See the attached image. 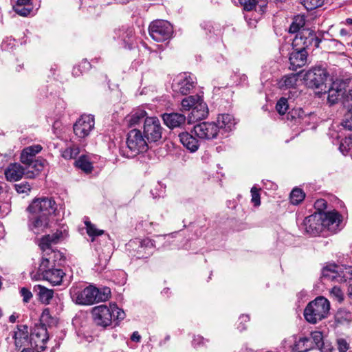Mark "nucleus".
<instances>
[{"mask_svg": "<svg viewBox=\"0 0 352 352\" xmlns=\"http://www.w3.org/2000/svg\"><path fill=\"white\" fill-rule=\"evenodd\" d=\"M70 294L73 301L76 304L90 305L107 300L111 296V290L107 287L98 289L89 285L82 289L72 288Z\"/></svg>", "mask_w": 352, "mask_h": 352, "instance_id": "obj_1", "label": "nucleus"}, {"mask_svg": "<svg viewBox=\"0 0 352 352\" xmlns=\"http://www.w3.org/2000/svg\"><path fill=\"white\" fill-rule=\"evenodd\" d=\"M47 255L48 257L42 258L38 272L32 278L36 280L42 278L54 285H60L65 274L62 270L54 267L55 258L60 256V253L52 252Z\"/></svg>", "mask_w": 352, "mask_h": 352, "instance_id": "obj_2", "label": "nucleus"}, {"mask_svg": "<svg viewBox=\"0 0 352 352\" xmlns=\"http://www.w3.org/2000/svg\"><path fill=\"white\" fill-rule=\"evenodd\" d=\"M182 109L190 111L189 122H194L206 118L208 114V109L203 98L199 95H193L184 98L182 102Z\"/></svg>", "mask_w": 352, "mask_h": 352, "instance_id": "obj_3", "label": "nucleus"}, {"mask_svg": "<svg viewBox=\"0 0 352 352\" xmlns=\"http://www.w3.org/2000/svg\"><path fill=\"white\" fill-rule=\"evenodd\" d=\"M329 310V301L323 296H318L307 305L304 310V316L309 323L316 324L327 318Z\"/></svg>", "mask_w": 352, "mask_h": 352, "instance_id": "obj_4", "label": "nucleus"}, {"mask_svg": "<svg viewBox=\"0 0 352 352\" xmlns=\"http://www.w3.org/2000/svg\"><path fill=\"white\" fill-rule=\"evenodd\" d=\"M303 38L297 34L293 41L292 46L294 50L289 54V69L296 71L297 69L305 66L307 63L308 53L306 47L308 46Z\"/></svg>", "mask_w": 352, "mask_h": 352, "instance_id": "obj_5", "label": "nucleus"}, {"mask_svg": "<svg viewBox=\"0 0 352 352\" xmlns=\"http://www.w3.org/2000/svg\"><path fill=\"white\" fill-rule=\"evenodd\" d=\"M126 145L129 148L128 157H133L148 149V142L140 130L132 129L127 135Z\"/></svg>", "mask_w": 352, "mask_h": 352, "instance_id": "obj_6", "label": "nucleus"}, {"mask_svg": "<svg viewBox=\"0 0 352 352\" xmlns=\"http://www.w3.org/2000/svg\"><path fill=\"white\" fill-rule=\"evenodd\" d=\"M151 37L157 42L169 40L173 34V28L167 21L155 20L148 27Z\"/></svg>", "mask_w": 352, "mask_h": 352, "instance_id": "obj_7", "label": "nucleus"}, {"mask_svg": "<svg viewBox=\"0 0 352 352\" xmlns=\"http://www.w3.org/2000/svg\"><path fill=\"white\" fill-rule=\"evenodd\" d=\"M128 249L133 251V256L137 258H146L153 252L155 248V241L151 239H135L127 243Z\"/></svg>", "mask_w": 352, "mask_h": 352, "instance_id": "obj_8", "label": "nucleus"}, {"mask_svg": "<svg viewBox=\"0 0 352 352\" xmlns=\"http://www.w3.org/2000/svg\"><path fill=\"white\" fill-rule=\"evenodd\" d=\"M164 129L157 117H147L143 124V134L148 143L157 142L162 138Z\"/></svg>", "mask_w": 352, "mask_h": 352, "instance_id": "obj_9", "label": "nucleus"}, {"mask_svg": "<svg viewBox=\"0 0 352 352\" xmlns=\"http://www.w3.org/2000/svg\"><path fill=\"white\" fill-rule=\"evenodd\" d=\"M56 209V203L51 197L35 199L28 208L32 214H41L47 217L54 213Z\"/></svg>", "mask_w": 352, "mask_h": 352, "instance_id": "obj_10", "label": "nucleus"}, {"mask_svg": "<svg viewBox=\"0 0 352 352\" xmlns=\"http://www.w3.org/2000/svg\"><path fill=\"white\" fill-rule=\"evenodd\" d=\"M196 78L190 74L182 73L177 75L173 81L172 89L176 94L187 95L195 87Z\"/></svg>", "mask_w": 352, "mask_h": 352, "instance_id": "obj_11", "label": "nucleus"}, {"mask_svg": "<svg viewBox=\"0 0 352 352\" xmlns=\"http://www.w3.org/2000/svg\"><path fill=\"white\" fill-rule=\"evenodd\" d=\"M328 76L327 70L320 66L313 67L304 76V80L307 87L312 89L320 88Z\"/></svg>", "mask_w": 352, "mask_h": 352, "instance_id": "obj_12", "label": "nucleus"}, {"mask_svg": "<svg viewBox=\"0 0 352 352\" xmlns=\"http://www.w3.org/2000/svg\"><path fill=\"white\" fill-rule=\"evenodd\" d=\"M94 116L84 114L74 124V132L78 138L83 139L89 135L94 129Z\"/></svg>", "mask_w": 352, "mask_h": 352, "instance_id": "obj_13", "label": "nucleus"}, {"mask_svg": "<svg viewBox=\"0 0 352 352\" xmlns=\"http://www.w3.org/2000/svg\"><path fill=\"white\" fill-rule=\"evenodd\" d=\"M193 132L198 138L205 140L216 138L220 133L218 126L214 122H203L197 124L194 126Z\"/></svg>", "mask_w": 352, "mask_h": 352, "instance_id": "obj_14", "label": "nucleus"}, {"mask_svg": "<svg viewBox=\"0 0 352 352\" xmlns=\"http://www.w3.org/2000/svg\"><path fill=\"white\" fill-rule=\"evenodd\" d=\"M115 34L121 41L122 47L131 50L135 45V34L132 26L122 25L115 30Z\"/></svg>", "mask_w": 352, "mask_h": 352, "instance_id": "obj_15", "label": "nucleus"}, {"mask_svg": "<svg viewBox=\"0 0 352 352\" xmlns=\"http://www.w3.org/2000/svg\"><path fill=\"white\" fill-rule=\"evenodd\" d=\"M92 315L95 323L103 327H106L111 324L112 313L110 307L102 305L96 306L92 309Z\"/></svg>", "mask_w": 352, "mask_h": 352, "instance_id": "obj_16", "label": "nucleus"}, {"mask_svg": "<svg viewBox=\"0 0 352 352\" xmlns=\"http://www.w3.org/2000/svg\"><path fill=\"white\" fill-rule=\"evenodd\" d=\"M322 221L320 213L315 212L305 219L302 228L307 234L316 236L324 230Z\"/></svg>", "mask_w": 352, "mask_h": 352, "instance_id": "obj_17", "label": "nucleus"}, {"mask_svg": "<svg viewBox=\"0 0 352 352\" xmlns=\"http://www.w3.org/2000/svg\"><path fill=\"white\" fill-rule=\"evenodd\" d=\"M320 216L322 217L323 229L334 231L339 226L342 219L341 215L336 210L329 212H320Z\"/></svg>", "mask_w": 352, "mask_h": 352, "instance_id": "obj_18", "label": "nucleus"}, {"mask_svg": "<svg viewBox=\"0 0 352 352\" xmlns=\"http://www.w3.org/2000/svg\"><path fill=\"white\" fill-rule=\"evenodd\" d=\"M162 117L164 123L171 129L182 127L186 120V116L180 113H166Z\"/></svg>", "mask_w": 352, "mask_h": 352, "instance_id": "obj_19", "label": "nucleus"}, {"mask_svg": "<svg viewBox=\"0 0 352 352\" xmlns=\"http://www.w3.org/2000/svg\"><path fill=\"white\" fill-rule=\"evenodd\" d=\"M345 91V83L343 81L336 80L332 83L328 90V102L333 104L339 100L340 97L344 95Z\"/></svg>", "mask_w": 352, "mask_h": 352, "instance_id": "obj_20", "label": "nucleus"}, {"mask_svg": "<svg viewBox=\"0 0 352 352\" xmlns=\"http://www.w3.org/2000/svg\"><path fill=\"white\" fill-rule=\"evenodd\" d=\"M30 217L29 227L35 234H38L48 226V217L41 214H32Z\"/></svg>", "mask_w": 352, "mask_h": 352, "instance_id": "obj_21", "label": "nucleus"}, {"mask_svg": "<svg viewBox=\"0 0 352 352\" xmlns=\"http://www.w3.org/2000/svg\"><path fill=\"white\" fill-rule=\"evenodd\" d=\"M181 143L190 152H195L199 147V140L192 134L183 132L179 135Z\"/></svg>", "mask_w": 352, "mask_h": 352, "instance_id": "obj_22", "label": "nucleus"}, {"mask_svg": "<svg viewBox=\"0 0 352 352\" xmlns=\"http://www.w3.org/2000/svg\"><path fill=\"white\" fill-rule=\"evenodd\" d=\"M24 174V168L17 163L10 164L5 170L6 177L10 182L19 180Z\"/></svg>", "mask_w": 352, "mask_h": 352, "instance_id": "obj_23", "label": "nucleus"}, {"mask_svg": "<svg viewBox=\"0 0 352 352\" xmlns=\"http://www.w3.org/2000/svg\"><path fill=\"white\" fill-rule=\"evenodd\" d=\"M12 338L14 339V344L17 348H21L28 342V327L25 325H18L16 331L13 332Z\"/></svg>", "mask_w": 352, "mask_h": 352, "instance_id": "obj_24", "label": "nucleus"}, {"mask_svg": "<svg viewBox=\"0 0 352 352\" xmlns=\"http://www.w3.org/2000/svg\"><path fill=\"white\" fill-rule=\"evenodd\" d=\"M216 124L218 126L219 132H228L232 129L236 122L232 115L225 113L218 116Z\"/></svg>", "mask_w": 352, "mask_h": 352, "instance_id": "obj_25", "label": "nucleus"}, {"mask_svg": "<svg viewBox=\"0 0 352 352\" xmlns=\"http://www.w3.org/2000/svg\"><path fill=\"white\" fill-rule=\"evenodd\" d=\"M42 148L40 144H34L25 148L21 154V162L25 164L35 160L36 155L40 153Z\"/></svg>", "mask_w": 352, "mask_h": 352, "instance_id": "obj_26", "label": "nucleus"}, {"mask_svg": "<svg viewBox=\"0 0 352 352\" xmlns=\"http://www.w3.org/2000/svg\"><path fill=\"white\" fill-rule=\"evenodd\" d=\"M146 112L143 109H137L126 117L125 120L130 127L135 126L147 118Z\"/></svg>", "mask_w": 352, "mask_h": 352, "instance_id": "obj_27", "label": "nucleus"}, {"mask_svg": "<svg viewBox=\"0 0 352 352\" xmlns=\"http://www.w3.org/2000/svg\"><path fill=\"white\" fill-rule=\"evenodd\" d=\"M45 160L43 159H35L25 164L28 170L27 175L29 177H34L38 175L44 168Z\"/></svg>", "mask_w": 352, "mask_h": 352, "instance_id": "obj_28", "label": "nucleus"}, {"mask_svg": "<svg viewBox=\"0 0 352 352\" xmlns=\"http://www.w3.org/2000/svg\"><path fill=\"white\" fill-rule=\"evenodd\" d=\"M299 74H290L284 76L278 81V87L281 89H287L293 88L296 85Z\"/></svg>", "mask_w": 352, "mask_h": 352, "instance_id": "obj_29", "label": "nucleus"}, {"mask_svg": "<svg viewBox=\"0 0 352 352\" xmlns=\"http://www.w3.org/2000/svg\"><path fill=\"white\" fill-rule=\"evenodd\" d=\"M313 349V342L311 338L307 337H301L298 341H296L294 351L296 352H307Z\"/></svg>", "mask_w": 352, "mask_h": 352, "instance_id": "obj_30", "label": "nucleus"}, {"mask_svg": "<svg viewBox=\"0 0 352 352\" xmlns=\"http://www.w3.org/2000/svg\"><path fill=\"white\" fill-rule=\"evenodd\" d=\"M338 266L336 265H330L323 267L322 270V276L329 280H333L338 276L336 270Z\"/></svg>", "mask_w": 352, "mask_h": 352, "instance_id": "obj_31", "label": "nucleus"}, {"mask_svg": "<svg viewBox=\"0 0 352 352\" xmlns=\"http://www.w3.org/2000/svg\"><path fill=\"white\" fill-rule=\"evenodd\" d=\"M305 197V193L299 188H294L290 193V201L293 205L301 203Z\"/></svg>", "mask_w": 352, "mask_h": 352, "instance_id": "obj_32", "label": "nucleus"}, {"mask_svg": "<svg viewBox=\"0 0 352 352\" xmlns=\"http://www.w3.org/2000/svg\"><path fill=\"white\" fill-rule=\"evenodd\" d=\"M58 237L54 235H46L41 238L39 246L43 251H50V245L52 243H56L58 241ZM52 251L51 250V252Z\"/></svg>", "mask_w": 352, "mask_h": 352, "instance_id": "obj_33", "label": "nucleus"}, {"mask_svg": "<svg viewBox=\"0 0 352 352\" xmlns=\"http://www.w3.org/2000/svg\"><path fill=\"white\" fill-rule=\"evenodd\" d=\"M54 292L52 289H47L45 287H39L38 297L39 300L44 304H49L53 298Z\"/></svg>", "mask_w": 352, "mask_h": 352, "instance_id": "obj_34", "label": "nucleus"}, {"mask_svg": "<svg viewBox=\"0 0 352 352\" xmlns=\"http://www.w3.org/2000/svg\"><path fill=\"white\" fill-rule=\"evenodd\" d=\"M342 109L341 111L352 110V90L348 92L344 91V94L342 98Z\"/></svg>", "mask_w": 352, "mask_h": 352, "instance_id": "obj_35", "label": "nucleus"}, {"mask_svg": "<svg viewBox=\"0 0 352 352\" xmlns=\"http://www.w3.org/2000/svg\"><path fill=\"white\" fill-rule=\"evenodd\" d=\"M111 313H112V320H122L125 316L126 314L123 309H120L116 303H111L109 306Z\"/></svg>", "mask_w": 352, "mask_h": 352, "instance_id": "obj_36", "label": "nucleus"}, {"mask_svg": "<svg viewBox=\"0 0 352 352\" xmlns=\"http://www.w3.org/2000/svg\"><path fill=\"white\" fill-rule=\"evenodd\" d=\"M343 113V118L342 120V126L349 131L352 130V110L341 111Z\"/></svg>", "mask_w": 352, "mask_h": 352, "instance_id": "obj_37", "label": "nucleus"}, {"mask_svg": "<svg viewBox=\"0 0 352 352\" xmlns=\"http://www.w3.org/2000/svg\"><path fill=\"white\" fill-rule=\"evenodd\" d=\"M80 153V149L77 146H72L65 148L62 153V157L66 160L76 158Z\"/></svg>", "mask_w": 352, "mask_h": 352, "instance_id": "obj_38", "label": "nucleus"}, {"mask_svg": "<svg viewBox=\"0 0 352 352\" xmlns=\"http://www.w3.org/2000/svg\"><path fill=\"white\" fill-rule=\"evenodd\" d=\"M351 147L352 138L351 136L345 137L341 140L340 142L339 150L343 155H346Z\"/></svg>", "mask_w": 352, "mask_h": 352, "instance_id": "obj_39", "label": "nucleus"}, {"mask_svg": "<svg viewBox=\"0 0 352 352\" xmlns=\"http://www.w3.org/2000/svg\"><path fill=\"white\" fill-rule=\"evenodd\" d=\"M76 164L79 168L85 173H90L93 169L91 163L85 157H80L77 161H76Z\"/></svg>", "mask_w": 352, "mask_h": 352, "instance_id": "obj_40", "label": "nucleus"}, {"mask_svg": "<svg viewBox=\"0 0 352 352\" xmlns=\"http://www.w3.org/2000/svg\"><path fill=\"white\" fill-rule=\"evenodd\" d=\"M300 3L307 10H312L322 6L324 0H300Z\"/></svg>", "mask_w": 352, "mask_h": 352, "instance_id": "obj_41", "label": "nucleus"}, {"mask_svg": "<svg viewBox=\"0 0 352 352\" xmlns=\"http://www.w3.org/2000/svg\"><path fill=\"white\" fill-rule=\"evenodd\" d=\"M85 224L86 226L87 233L90 236H100L104 232L103 230L97 229L94 224L87 220L85 221Z\"/></svg>", "mask_w": 352, "mask_h": 352, "instance_id": "obj_42", "label": "nucleus"}, {"mask_svg": "<svg viewBox=\"0 0 352 352\" xmlns=\"http://www.w3.org/2000/svg\"><path fill=\"white\" fill-rule=\"evenodd\" d=\"M288 108L289 105L287 98L283 97L278 100L276 105V109L278 113L284 115L288 110Z\"/></svg>", "mask_w": 352, "mask_h": 352, "instance_id": "obj_43", "label": "nucleus"}, {"mask_svg": "<svg viewBox=\"0 0 352 352\" xmlns=\"http://www.w3.org/2000/svg\"><path fill=\"white\" fill-rule=\"evenodd\" d=\"M26 6L27 5L16 3L14 6L13 9L14 12L18 14L23 16H26L30 13L32 10L31 8H27Z\"/></svg>", "mask_w": 352, "mask_h": 352, "instance_id": "obj_44", "label": "nucleus"}, {"mask_svg": "<svg viewBox=\"0 0 352 352\" xmlns=\"http://www.w3.org/2000/svg\"><path fill=\"white\" fill-rule=\"evenodd\" d=\"M330 296L338 302H342L344 299L343 292L339 287L335 286L330 290Z\"/></svg>", "mask_w": 352, "mask_h": 352, "instance_id": "obj_45", "label": "nucleus"}, {"mask_svg": "<svg viewBox=\"0 0 352 352\" xmlns=\"http://www.w3.org/2000/svg\"><path fill=\"white\" fill-rule=\"evenodd\" d=\"M251 195L252 199L251 201L253 205L256 207L259 206L261 205V197L259 194V189L255 186H253L251 188Z\"/></svg>", "mask_w": 352, "mask_h": 352, "instance_id": "obj_46", "label": "nucleus"}, {"mask_svg": "<svg viewBox=\"0 0 352 352\" xmlns=\"http://www.w3.org/2000/svg\"><path fill=\"white\" fill-rule=\"evenodd\" d=\"M311 340L313 342V346L314 344L317 348L323 343V336L320 331H314L311 334Z\"/></svg>", "mask_w": 352, "mask_h": 352, "instance_id": "obj_47", "label": "nucleus"}, {"mask_svg": "<svg viewBox=\"0 0 352 352\" xmlns=\"http://www.w3.org/2000/svg\"><path fill=\"white\" fill-rule=\"evenodd\" d=\"M243 10L248 12L252 11L256 8V0H239Z\"/></svg>", "mask_w": 352, "mask_h": 352, "instance_id": "obj_48", "label": "nucleus"}, {"mask_svg": "<svg viewBox=\"0 0 352 352\" xmlns=\"http://www.w3.org/2000/svg\"><path fill=\"white\" fill-rule=\"evenodd\" d=\"M305 24L304 19L302 18L297 19L294 21L289 27V32L290 33H296L299 31Z\"/></svg>", "mask_w": 352, "mask_h": 352, "instance_id": "obj_49", "label": "nucleus"}, {"mask_svg": "<svg viewBox=\"0 0 352 352\" xmlns=\"http://www.w3.org/2000/svg\"><path fill=\"white\" fill-rule=\"evenodd\" d=\"M337 347L339 352H346L349 349V343L346 339L339 338L336 340Z\"/></svg>", "mask_w": 352, "mask_h": 352, "instance_id": "obj_50", "label": "nucleus"}, {"mask_svg": "<svg viewBox=\"0 0 352 352\" xmlns=\"http://www.w3.org/2000/svg\"><path fill=\"white\" fill-rule=\"evenodd\" d=\"M15 189L18 193H28L31 190V186L28 182H21L15 185Z\"/></svg>", "mask_w": 352, "mask_h": 352, "instance_id": "obj_51", "label": "nucleus"}, {"mask_svg": "<svg viewBox=\"0 0 352 352\" xmlns=\"http://www.w3.org/2000/svg\"><path fill=\"white\" fill-rule=\"evenodd\" d=\"M206 342H208V340L201 336H195L192 341V344L195 348H198L205 346Z\"/></svg>", "mask_w": 352, "mask_h": 352, "instance_id": "obj_52", "label": "nucleus"}, {"mask_svg": "<svg viewBox=\"0 0 352 352\" xmlns=\"http://www.w3.org/2000/svg\"><path fill=\"white\" fill-rule=\"evenodd\" d=\"M256 4L254 10L262 14L265 11L267 4V0H256Z\"/></svg>", "mask_w": 352, "mask_h": 352, "instance_id": "obj_53", "label": "nucleus"}, {"mask_svg": "<svg viewBox=\"0 0 352 352\" xmlns=\"http://www.w3.org/2000/svg\"><path fill=\"white\" fill-rule=\"evenodd\" d=\"M20 293L24 302H28L32 298V292L25 287L21 288Z\"/></svg>", "mask_w": 352, "mask_h": 352, "instance_id": "obj_54", "label": "nucleus"}, {"mask_svg": "<svg viewBox=\"0 0 352 352\" xmlns=\"http://www.w3.org/2000/svg\"><path fill=\"white\" fill-rule=\"evenodd\" d=\"M315 208L318 210L317 212H324V210L327 208V201L324 199H318L315 202Z\"/></svg>", "mask_w": 352, "mask_h": 352, "instance_id": "obj_55", "label": "nucleus"}, {"mask_svg": "<svg viewBox=\"0 0 352 352\" xmlns=\"http://www.w3.org/2000/svg\"><path fill=\"white\" fill-rule=\"evenodd\" d=\"M289 115L293 119L302 118L305 115V112L302 109L298 108L292 109V111L289 112Z\"/></svg>", "mask_w": 352, "mask_h": 352, "instance_id": "obj_56", "label": "nucleus"}, {"mask_svg": "<svg viewBox=\"0 0 352 352\" xmlns=\"http://www.w3.org/2000/svg\"><path fill=\"white\" fill-rule=\"evenodd\" d=\"M40 335L42 336L41 341L42 343H45L47 340L48 337L47 336V331L45 329H41V332L35 333L32 334V336H36L37 338H39Z\"/></svg>", "mask_w": 352, "mask_h": 352, "instance_id": "obj_57", "label": "nucleus"}, {"mask_svg": "<svg viewBox=\"0 0 352 352\" xmlns=\"http://www.w3.org/2000/svg\"><path fill=\"white\" fill-rule=\"evenodd\" d=\"M318 348L322 352H332L333 351V346H331V344L329 342L324 341Z\"/></svg>", "mask_w": 352, "mask_h": 352, "instance_id": "obj_58", "label": "nucleus"}, {"mask_svg": "<svg viewBox=\"0 0 352 352\" xmlns=\"http://www.w3.org/2000/svg\"><path fill=\"white\" fill-rule=\"evenodd\" d=\"M307 40H308V42L310 43V44H314V45L316 47H319V45H320V43L321 42V40L316 37V36H314L313 35L311 36H310V38H305V41L302 40V42L303 41H306L307 43Z\"/></svg>", "mask_w": 352, "mask_h": 352, "instance_id": "obj_59", "label": "nucleus"}, {"mask_svg": "<svg viewBox=\"0 0 352 352\" xmlns=\"http://www.w3.org/2000/svg\"><path fill=\"white\" fill-rule=\"evenodd\" d=\"M344 276L348 279H352V266L345 267Z\"/></svg>", "mask_w": 352, "mask_h": 352, "instance_id": "obj_60", "label": "nucleus"}, {"mask_svg": "<svg viewBox=\"0 0 352 352\" xmlns=\"http://www.w3.org/2000/svg\"><path fill=\"white\" fill-rule=\"evenodd\" d=\"M141 336L138 331H134L131 336V340L134 342H140Z\"/></svg>", "mask_w": 352, "mask_h": 352, "instance_id": "obj_61", "label": "nucleus"}, {"mask_svg": "<svg viewBox=\"0 0 352 352\" xmlns=\"http://www.w3.org/2000/svg\"><path fill=\"white\" fill-rule=\"evenodd\" d=\"M239 76V84L245 85L248 82V76L245 74H240Z\"/></svg>", "mask_w": 352, "mask_h": 352, "instance_id": "obj_62", "label": "nucleus"}, {"mask_svg": "<svg viewBox=\"0 0 352 352\" xmlns=\"http://www.w3.org/2000/svg\"><path fill=\"white\" fill-rule=\"evenodd\" d=\"M74 76H79L80 74L81 73L80 72V69H79V67H74V69H73V72H72Z\"/></svg>", "mask_w": 352, "mask_h": 352, "instance_id": "obj_63", "label": "nucleus"}, {"mask_svg": "<svg viewBox=\"0 0 352 352\" xmlns=\"http://www.w3.org/2000/svg\"><path fill=\"white\" fill-rule=\"evenodd\" d=\"M348 296L352 299V284L349 285L348 287Z\"/></svg>", "mask_w": 352, "mask_h": 352, "instance_id": "obj_64", "label": "nucleus"}]
</instances>
